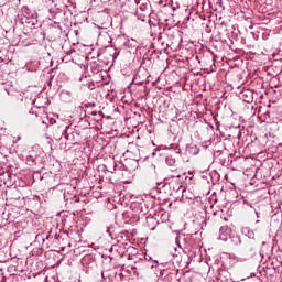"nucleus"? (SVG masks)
<instances>
[{"label": "nucleus", "instance_id": "1", "mask_svg": "<svg viewBox=\"0 0 282 282\" xmlns=\"http://www.w3.org/2000/svg\"><path fill=\"white\" fill-rule=\"evenodd\" d=\"M232 236V229H230V227H228L227 225L221 226L219 228V236L218 239H220V241H228V239Z\"/></svg>", "mask_w": 282, "mask_h": 282}, {"label": "nucleus", "instance_id": "2", "mask_svg": "<svg viewBox=\"0 0 282 282\" xmlns=\"http://www.w3.org/2000/svg\"><path fill=\"white\" fill-rule=\"evenodd\" d=\"M96 261L94 260V258H91V256H85L82 259V265H84V268H91L93 265H95Z\"/></svg>", "mask_w": 282, "mask_h": 282}, {"label": "nucleus", "instance_id": "3", "mask_svg": "<svg viewBox=\"0 0 282 282\" xmlns=\"http://www.w3.org/2000/svg\"><path fill=\"white\" fill-rule=\"evenodd\" d=\"M182 177V175L177 172H175L174 174L169 175V177H166L164 181L166 184H169V180H173L174 182H180V178Z\"/></svg>", "mask_w": 282, "mask_h": 282}, {"label": "nucleus", "instance_id": "4", "mask_svg": "<svg viewBox=\"0 0 282 282\" xmlns=\"http://www.w3.org/2000/svg\"><path fill=\"white\" fill-rule=\"evenodd\" d=\"M132 270L137 276H140V274H142V270H144V262H141L138 267H133Z\"/></svg>", "mask_w": 282, "mask_h": 282}, {"label": "nucleus", "instance_id": "5", "mask_svg": "<svg viewBox=\"0 0 282 282\" xmlns=\"http://www.w3.org/2000/svg\"><path fill=\"white\" fill-rule=\"evenodd\" d=\"M229 239H231V243H234V246H240L241 243L240 236H230Z\"/></svg>", "mask_w": 282, "mask_h": 282}, {"label": "nucleus", "instance_id": "6", "mask_svg": "<svg viewBox=\"0 0 282 282\" xmlns=\"http://www.w3.org/2000/svg\"><path fill=\"white\" fill-rule=\"evenodd\" d=\"M165 162L169 166H174L175 159H173L172 156H166Z\"/></svg>", "mask_w": 282, "mask_h": 282}, {"label": "nucleus", "instance_id": "7", "mask_svg": "<svg viewBox=\"0 0 282 282\" xmlns=\"http://www.w3.org/2000/svg\"><path fill=\"white\" fill-rule=\"evenodd\" d=\"M180 239H182V236L177 235L175 238V243L180 247Z\"/></svg>", "mask_w": 282, "mask_h": 282}, {"label": "nucleus", "instance_id": "8", "mask_svg": "<svg viewBox=\"0 0 282 282\" xmlns=\"http://www.w3.org/2000/svg\"><path fill=\"white\" fill-rule=\"evenodd\" d=\"M217 6H219L220 8H224V0H217Z\"/></svg>", "mask_w": 282, "mask_h": 282}, {"label": "nucleus", "instance_id": "9", "mask_svg": "<svg viewBox=\"0 0 282 282\" xmlns=\"http://www.w3.org/2000/svg\"><path fill=\"white\" fill-rule=\"evenodd\" d=\"M64 199H66V202L69 200V198H67V194L66 193H64Z\"/></svg>", "mask_w": 282, "mask_h": 282}, {"label": "nucleus", "instance_id": "10", "mask_svg": "<svg viewBox=\"0 0 282 282\" xmlns=\"http://www.w3.org/2000/svg\"><path fill=\"white\" fill-rule=\"evenodd\" d=\"M110 230H111L110 228L107 229V232H108L109 237H111V231Z\"/></svg>", "mask_w": 282, "mask_h": 282}, {"label": "nucleus", "instance_id": "11", "mask_svg": "<svg viewBox=\"0 0 282 282\" xmlns=\"http://www.w3.org/2000/svg\"><path fill=\"white\" fill-rule=\"evenodd\" d=\"M249 250H254V246L249 247Z\"/></svg>", "mask_w": 282, "mask_h": 282}, {"label": "nucleus", "instance_id": "12", "mask_svg": "<svg viewBox=\"0 0 282 282\" xmlns=\"http://www.w3.org/2000/svg\"><path fill=\"white\" fill-rule=\"evenodd\" d=\"M101 276H102V279H106V278H105V272H102V271H101Z\"/></svg>", "mask_w": 282, "mask_h": 282}, {"label": "nucleus", "instance_id": "13", "mask_svg": "<svg viewBox=\"0 0 282 282\" xmlns=\"http://www.w3.org/2000/svg\"><path fill=\"white\" fill-rule=\"evenodd\" d=\"M257 217H259V213L256 212Z\"/></svg>", "mask_w": 282, "mask_h": 282}]
</instances>
